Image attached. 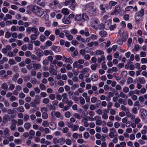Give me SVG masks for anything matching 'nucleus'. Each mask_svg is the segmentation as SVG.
I'll use <instances>...</instances> for the list:
<instances>
[{
    "instance_id": "obj_2",
    "label": "nucleus",
    "mask_w": 147,
    "mask_h": 147,
    "mask_svg": "<svg viewBox=\"0 0 147 147\" xmlns=\"http://www.w3.org/2000/svg\"><path fill=\"white\" fill-rule=\"evenodd\" d=\"M144 9H142L136 13L135 16V19L136 21H138L140 20L141 18L144 15Z\"/></svg>"
},
{
    "instance_id": "obj_49",
    "label": "nucleus",
    "mask_w": 147,
    "mask_h": 147,
    "mask_svg": "<svg viewBox=\"0 0 147 147\" xmlns=\"http://www.w3.org/2000/svg\"><path fill=\"white\" fill-rule=\"evenodd\" d=\"M121 76L123 78H125L127 77V71H123L121 72Z\"/></svg>"
},
{
    "instance_id": "obj_25",
    "label": "nucleus",
    "mask_w": 147,
    "mask_h": 147,
    "mask_svg": "<svg viewBox=\"0 0 147 147\" xmlns=\"http://www.w3.org/2000/svg\"><path fill=\"white\" fill-rule=\"evenodd\" d=\"M131 10H134L133 7L131 6H127L125 8V11H131Z\"/></svg>"
},
{
    "instance_id": "obj_42",
    "label": "nucleus",
    "mask_w": 147,
    "mask_h": 147,
    "mask_svg": "<svg viewBox=\"0 0 147 147\" xmlns=\"http://www.w3.org/2000/svg\"><path fill=\"white\" fill-rule=\"evenodd\" d=\"M96 54L97 55H102L104 54V52L100 50H97L96 51Z\"/></svg>"
},
{
    "instance_id": "obj_38",
    "label": "nucleus",
    "mask_w": 147,
    "mask_h": 147,
    "mask_svg": "<svg viewBox=\"0 0 147 147\" xmlns=\"http://www.w3.org/2000/svg\"><path fill=\"white\" fill-rule=\"evenodd\" d=\"M66 144L68 145H70L71 144V140L67 138L65 140V141Z\"/></svg>"
},
{
    "instance_id": "obj_22",
    "label": "nucleus",
    "mask_w": 147,
    "mask_h": 147,
    "mask_svg": "<svg viewBox=\"0 0 147 147\" xmlns=\"http://www.w3.org/2000/svg\"><path fill=\"white\" fill-rule=\"evenodd\" d=\"M117 4V2L112 1L109 2V6L112 7L115 6Z\"/></svg>"
},
{
    "instance_id": "obj_50",
    "label": "nucleus",
    "mask_w": 147,
    "mask_h": 147,
    "mask_svg": "<svg viewBox=\"0 0 147 147\" xmlns=\"http://www.w3.org/2000/svg\"><path fill=\"white\" fill-rule=\"evenodd\" d=\"M16 125L15 124L12 123L10 126V128L11 131H14L16 129Z\"/></svg>"
},
{
    "instance_id": "obj_30",
    "label": "nucleus",
    "mask_w": 147,
    "mask_h": 147,
    "mask_svg": "<svg viewBox=\"0 0 147 147\" xmlns=\"http://www.w3.org/2000/svg\"><path fill=\"white\" fill-rule=\"evenodd\" d=\"M119 96L121 98H124L127 99L128 97L123 92H120Z\"/></svg>"
},
{
    "instance_id": "obj_48",
    "label": "nucleus",
    "mask_w": 147,
    "mask_h": 147,
    "mask_svg": "<svg viewBox=\"0 0 147 147\" xmlns=\"http://www.w3.org/2000/svg\"><path fill=\"white\" fill-rule=\"evenodd\" d=\"M69 131V129L67 127H66L63 128L62 130V132L63 133H67Z\"/></svg>"
},
{
    "instance_id": "obj_28",
    "label": "nucleus",
    "mask_w": 147,
    "mask_h": 147,
    "mask_svg": "<svg viewBox=\"0 0 147 147\" xmlns=\"http://www.w3.org/2000/svg\"><path fill=\"white\" fill-rule=\"evenodd\" d=\"M65 140L64 138L61 137L59 139V143L61 145L63 144L65 142Z\"/></svg>"
},
{
    "instance_id": "obj_9",
    "label": "nucleus",
    "mask_w": 147,
    "mask_h": 147,
    "mask_svg": "<svg viewBox=\"0 0 147 147\" xmlns=\"http://www.w3.org/2000/svg\"><path fill=\"white\" fill-rule=\"evenodd\" d=\"M51 49L52 50L57 52H60L61 50V48L60 47L56 46H53L51 48Z\"/></svg>"
},
{
    "instance_id": "obj_33",
    "label": "nucleus",
    "mask_w": 147,
    "mask_h": 147,
    "mask_svg": "<svg viewBox=\"0 0 147 147\" xmlns=\"http://www.w3.org/2000/svg\"><path fill=\"white\" fill-rule=\"evenodd\" d=\"M100 35L102 37H105L107 34V32L105 31H102L100 32Z\"/></svg>"
},
{
    "instance_id": "obj_3",
    "label": "nucleus",
    "mask_w": 147,
    "mask_h": 147,
    "mask_svg": "<svg viewBox=\"0 0 147 147\" xmlns=\"http://www.w3.org/2000/svg\"><path fill=\"white\" fill-rule=\"evenodd\" d=\"M121 7L119 5H117L115 7L113 11L111 13L110 15L111 16L115 14L117 15L121 12Z\"/></svg>"
},
{
    "instance_id": "obj_10",
    "label": "nucleus",
    "mask_w": 147,
    "mask_h": 147,
    "mask_svg": "<svg viewBox=\"0 0 147 147\" xmlns=\"http://www.w3.org/2000/svg\"><path fill=\"white\" fill-rule=\"evenodd\" d=\"M62 96L63 98L62 101L63 102L65 103L68 100V99L67 98V94L66 93H64L62 94Z\"/></svg>"
},
{
    "instance_id": "obj_60",
    "label": "nucleus",
    "mask_w": 147,
    "mask_h": 147,
    "mask_svg": "<svg viewBox=\"0 0 147 147\" xmlns=\"http://www.w3.org/2000/svg\"><path fill=\"white\" fill-rule=\"evenodd\" d=\"M3 103L5 105V106L6 107H8L9 106V102L6 100H3Z\"/></svg>"
},
{
    "instance_id": "obj_47",
    "label": "nucleus",
    "mask_w": 147,
    "mask_h": 147,
    "mask_svg": "<svg viewBox=\"0 0 147 147\" xmlns=\"http://www.w3.org/2000/svg\"><path fill=\"white\" fill-rule=\"evenodd\" d=\"M22 140L21 139H15L14 142L16 144H21L22 142Z\"/></svg>"
},
{
    "instance_id": "obj_19",
    "label": "nucleus",
    "mask_w": 147,
    "mask_h": 147,
    "mask_svg": "<svg viewBox=\"0 0 147 147\" xmlns=\"http://www.w3.org/2000/svg\"><path fill=\"white\" fill-rule=\"evenodd\" d=\"M74 20L76 21H80L82 20V17H81V14H79L78 15H76L75 18Z\"/></svg>"
},
{
    "instance_id": "obj_46",
    "label": "nucleus",
    "mask_w": 147,
    "mask_h": 147,
    "mask_svg": "<svg viewBox=\"0 0 147 147\" xmlns=\"http://www.w3.org/2000/svg\"><path fill=\"white\" fill-rule=\"evenodd\" d=\"M55 95L54 94H51L49 95V98L51 100H53L55 98Z\"/></svg>"
},
{
    "instance_id": "obj_15",
    "label": "nucleus",
    "mask_w": 147,
    "mask_h": 147,
    "mask_svg": "<svg viewBox=\"0 0 147 147\" xmlns=\"http://www.w3.org/2000/svg\"><path fill=\"white\" fill-rule=\"evenodd\" d=\"M49 71L50 73H52L54 75H56L57 74V71L56 70H54V68L53 67H49Z\"/></svg>"
},
{
    "instance_id": "obj_59",
    "label": "nucleus",
    "mask_w": 147,
    "mask_h": 147,
    "mask_svg": "<svg viewBox=\"0 0 147 147\" xmlns=\"http://www.w3.org/2000/svg\"><path fill=\"white\" fill-rule=\"evenodd\" d=\"M65 116L67 118H69L71 116V113L69 111H67L65 113Z\"/></svg>"
},
{
    "instance_id": "obj_44",
    "label": "nucleus",
    "mask_w": 147,
    "mask_h": 147,
    "mask_svg": "<svg viewBox=\"0 0 147 147\" xmlns=\"http://www.w3.org/2000/svg\"><path fill=\"white\" fill-rule=\"evenodd\" d=\"M139 82L140 83L143 84L145 83V80L144 78H139Z\"/></svg>"
},
{
    "instance_id": "obj_20",
    "label": "nucleus",
    "mask_w": 147,
    "mask_h": 147,
    "mask_svg": "<svg viewBox=\"0 0 147 147\" xmlns=\"http://www.w3.org/2000/svg\"><path fill=\"white\" fill-rule=\"evenodd\" d=\"M31 126V124L28 122L25 123L24 125V128L26 130L29 129L30 127Z\"/></svg>"
},
{
    "instance_id": "obj_4",
    "label": "nucleus",
    "mask_w": 147,
    "mask_h": 147,
    "mask_svg": "<svg viewBox=\"0 0 147 147\" xmlns=\"http://www.w3.org/2000/svg\"><path fill=\"white\" fill-rule=\"evenodd\" d=\"M26 32L28 34H30L31 32H33L36 33L38 31L36 28L31 27H28L26 29Z\"/></svg>"
},
{
    "instance_id": "obj_55",
    "label": "nucleus",
    "mask_w": 147,
    "mask_h": 147,
    "mask_svg": "<svg viewBox=\"0 0 147 147\" xmlns=\"http://www.w3.org/2000/svg\"><path fill=\"white\" fill-rule=\"evenodd\" d=\"M9 23L10 24H11L12 23H13L14 24H16L18 23L17 21L16 20H13L12 22L11 21H8L6 22V23Z\"/></svg>"
},
{
    "instance_id": "obj_41",
    "label": "nucleus",
    "mask_w": 147,
    "mask_h": 147,
    "mask_svg": "<svg viewBox=\"0 0 147 147\" xmlns=\"http://www.w3.org/2000/svg\"><path fill=\"white\" fill-rule=\"evenodd\" d=\"M88 119H91V120L92 121H93L94 120H98L99 119H100V117H99V116H95L94 117V118H92V119H91L90 117H88Z\"/></svg>"
},
{
    "instance_id": "obj_54",
    "label": "nucleus",
    "mask_w": 147,
    "mask_h": 147,
    "mask_svg": "<svg viewBox=\"0 0 147 147\" xmlns=\"http://www.w3.org/2000/svg\"><path fill=\"white\" fill-rule=\"evenodd\" d=\"M46 38V37L43 34L40 35L39 37V39L41 42H44L45 41V40Z\"/></svg>"
},
{
    "instance_id": "obj_21",
    "label": "nucleus",
    "mask_w": 147,
    "mask_h": 147,
    "mask_svg": "<svg viewBox=\"0 0 147 147\" xmlns=\"http://www.w3.org/2000/svg\"><path fill=\"white\" fill-rule=\"evenodd\" d=\"M65 34L66 36L67 37L68 40H71L73 39V37L70 34L67 32L65 33Z\"/></svg>"
},
{
    "instance_id": "obj_34",
    "label": "nucleus",
    "mask_w": 147,
    "mask_h": 147,
    "mask_svg": "<svg viewBox=\"0 0 147 147\" xmlns=\"http://www.w3.org/2000/svg\"><path fill=\"white\" fill-rule=\"evenodd\" d=\"M97 66V64L96 63L92 64L91 65V69L92 70L95 71L96 70Z\"/></svg>"
},
{
    "instance_id": "obj_14",
    "label": "nucleus",
    "mask_w": 147,
    "mask_h": 147,
    "mask_svg": "<svg viewBox=\"0 0 147 147\" xmlns=\"http://www.w3.org/2000/svg\"><path fill=\"white\" fill-rule=\"evenodd\" d=\"M9 130L7 128H6L4 130V134L5 137L7 138L9 136Z\"/></svg>"
},
{
    "instance_id": "obj_16",
    "label": "nucleus",
    "mask_w": 147,
    "mask_h": 147,
    "mask_svg": "<svg viewBox=\"0 0 147 147\" xmlns=\"http://www.w3.org/2000/svg\"><path fill=\"white\" fill-rule=\"evenodd\" d=\"M53 115H55L57 117L59 118L60 116L61 113L59 112L58 111L57 112L53 111L51 113V115L53 116Z\"/></svg>"
},
{
    "instance_id": "obj_58",
    "label": "nucleus",
    "mask_w": 147,
    "mask_h": 147,
    "mask_svg": "<svg viewBox=\"0 0 147 147\" xmlns=\"http://www.w3.org/2000/svg\"><path fill=\"white\" fill-rule=\"evenodd\" d=\"M109 110L110 111V113L111 115H114L115 114L116 112L115 109H109Z\"/></svg>"
},
{
    "instance_id": "obj_1",
    "label": "nucleus",
    "mask_w": 147,
    "mask_h": 147,
    "mask_svg": "<svg viewBox=\"0 0 147 147\" xmlns=\"http://www.w3.org/2000/svg\"><path fill=\"white\" fill-rule=\"evenodd\" d=\"M32 11L36 15L39 17H42L44 20L48 18V14L45 11H43L42 8L37 6H34L32 9Z\"/></svg>"
},
{
    "instance_id": "obj_45",
    "label": "nucleus",
    "mask_w": 147,
    "mask_h": 147,
    "mask_svg": "<svg viewBox=\"0 0 147 147\" xmlns=\"http://www.w3.org/2000/svg\"><path fill=\"white\" fill-rule=\"evenodd\" d=\"M76 39L77 40L81 41L83 42H84L85 41L84 39L82 38L81 36H78L76 37Z\"/></svg>"
},
{
    "instance_id": "obj_43",
    "label": "nucleus",
    "mask_w": 147,
    "mask_h": 147,
    "mask_svg": "<svg viewBox=\"0 0 147 147\" xmlns=\"http://www.w3.org/2000/svg\"><path fill=\"white\" fill-rule=\"evenodd\" d=\"M102 117L104 119H108V116L107 113L104 112L102 114Z\"/></svg>"
},
{
    "instance_id": "obj_39",
    "label": "nucleus",
    "mask_w": 147,
    "mask_h": 147,
    "mask_svg": "<svg viewBox=\"0 0 147 147\" xmlns=\"http://www.w3.org/2000/svg\"><path fill=\"white\" fill-rule=\"evenodd\" d=\"M134 82L133 79L130 77L129 78L127 81V83L128 84L133 83Z\"/></svg>"
},
{
    "instance_id": "obj_52",
    "label": "nucleus",
    "mask_w": 147,
    "mask_h": 147,
    "mask_svg": "<svg viewBox=\"0 0 147 147\" xmlns=\"http://www.w3.org/2000/svg\"><path fill=\"white\" fill-rule=\"evenodd\" d=\"M99 7L100 9L102 11V13H104L105 12V8L104 7L103 5L102 4H100Z\"/></svg>"
},
{
    "instance_id": "obj_64",
    "label": "nucleus",
    "mask_w": 147,
    "mask_h": 147,
    "mask_svg": "<svg viewBox=\"0 0 147 147\" xmlns=\"http://www.w3.org/2000/svg\"><path fill=\"white\" fill-rule=\"evenodd\" d=\"M42 102L45 104H47L49 102V100L48 98H45L43 100Z\"/></svg>"
},
{
    "instance_id": "obj_8",
    "label": "nucleus",
    "mask_w": 147,
    "mask_h": 147,
    "mask_svg": "<svg viewBox=\"0 0 147 147\" xmlns=\"http://www.w3.org/2000/svg\"><path fill=\"white\" fill-rule=\"evenodd\" d=\"M70 4L71 9L72 10H74L76 5L75 0H70Z\"/></svg>"
},
{
    "instance_id": "obj_37",
    "label": "nucleus",
    "mask_w": 147,
    "mask_h": 147,
    "mask_svg": "<svg viewBox=\"0 0 147 147\" xmlns=\"http://www.w3.org/2000/svg\"><path fill=\"white\" fill-rule=\"evenodd\" d=\"M42 117L43 119H46L48 117V115L46 112H44L42 113Z\"/></svg>"
},
{
    "instance_id": "obj_51",
    "label": "nucleus",
    "mask_w": 147,
    "mask_h": 147,
    "mask_svg": "<svg viewBox=\"0 0 147 147\" xmlns=\"http://www.w3.org/2000/svg\"><path fill=\"white\" fill-rule=\"evenodd\" d=\"M110 44L111 42L110 41H108L107 43L105 42H104L102 43V45H105L106 47H108L110 46Z\"/></svg>"
},
{
    "instance_id": "obj_27",
    "label": "nucleus",
    "mask_w": 147,
    "mask_h": 147,
    "mask_svg": "<svg viewBox=\"0 0 147 147\" xmlns=\"http://www.w3.org/2000/svg\"><path fill=\"white\" fill-rule=\"evenodd\" d=\"M121 108L122 110L125 111L126 112V114L129 111L128 109L123 105L121 106Z\"/></svg>"
},
{
    "instance_id": "obj_7",
    "label": "nucleus",
    "mask_w": 147,
    "mask_h": 147,
    "mask_svg": "<svg viewBox=\"0 0 147 147\" xmlns=\"http://www.w3.org/2000/svg\"><path fill=\"white\" fill-rule=\"evenodd\" d=\"M73 66L74 68H76L78 69H82L84 67V65L78 64L77 61L73 63Z\"/></svg>"
},
{
    "instance_id": "obj_61",
    "label": "nucleus",
    "mask_w": 147,
    "mask_h": 147,
    "mask_svg": "<svg viewBox=\"0 0 147 147\" xmlns=\"http://www.w3.org/2000/svg\"><path fill=\"white\" fill-rule=\"evenodd\" d=\"M101 102L100 100H98L97 101L96 106L98 108L100 107L101 106Z\"/></svg>"
},
{
    "instance_id": "obj_11",
    "label": "nucleus",
    "mask_w": 147,
    "mask_h": 147,
    "mask_svg": "<svg viewBox=\"0 0 147 147\" xmlns=\"http://www.w3.org/2000/svg\"><path fill=\"white\" fill-rule=\"evenodd\" d=\"M82 20H84V21L88 22L89 20L88 16L85 13H83L82 15Z\"/></svg>"
},
{
    "instance_id": "obj_62",
    "label": "nucleus",
    "mask_w": 147,
    "mask_h": 147,
    "mask_svg": "<svg viewBox=\"0 0 147 147\" xmlns=\"http://www.w3.org/2000/svg\"><path fill=\"white\" fill-rule=\"evenodd\" d=\"M74 116L76 118H77L79 119H80L82 117V116H80L78 114L75 113L74 115Z\"/></svg>"
},
{
    "instance_id": "obj_12",
    "label": "nucleus",
    "mask_w": 147,
    "mask_h": 147,
    "mask_svg": "<svg viewBox=\"0 0 147 147\" xmlns=\"http://www.w3.org/2000/svg\"><path fill=\"white\" fill-rule=\"evenodd\" d=\"M35 52L36 54L39 57L42 56L43 55L42 51L38 49H35Z\"/></svg>"
},
{
    "instance_id": "obj_5",
    "label": "nucleus",
    "mask_w": 147,
    "mask_h": 147,
    "mask_svg": "<svg viewBox=\"0 0 147 147\" xmlns=\"http://www.w3.org/2000/svg\"><path fill=\"white\" fill-rule=\"evenodd\" d=\"M35 1H36V3L37 5L42 6H45V3H46V0H35Z\"/></svg>"
},
{
    "instance_id": "obj_18",
    "label": "nucleus",
    "mask_w": 147,
    "mask_h": 147,
    "mask_svg": "<svg viewBox=\"0 0 147 147\" xmlns=\"http://www.w3.org/2000/svg\"><path fill=\"white\" fill-rule=\"evenodd\" d=\"M91 78L93 81H96L98 79V76L96 74H94L91 76Z\"/></svg>"
},
{
    "instance_id": "obj_24",
    "label": "nucleus",
    "mask_w": 147,
    "mask_h": 147,
    "mask_svg": "<svg viewBox=\"0 0 147 147\" xmlns=\"http://www.w3.org/2000/svg\"><path fill=\"white\" fill-rule=\"evenodd\" d=\"M62 22L63 23L66 24H69L71 23V22L66 18L65 16H64L63 18Z\"/></svg>"
},
{
    "instance_id": "obj_35",
    "label": "nucleus",
    "mask_w": 147,
    "mask_h": 147,
    "mask_svg": "<svg viewBox=\"0 0 147 147\" xmlns=\"http://www.w3.org/2000/svg\"><path fill=\"white\" fill-rule=\"evenodd\" d=\"M80 99V103L82 105H83L85 102V100L84 98H83L82 96H80L79 97Z\"/></svg>"
},
{
    "instance_id": "obj_53",
    "label": "nucleus",
    "mask_w": 147,
    "mask_h": 147,
    "mask_svg": "<svg viewBox=\"0 0 147 147\" xmlns=\"http://www.w3.org/2000/svg\"><path fill=\"white\" fill-rule=\"evenodd\" d=\"M141 113H142L145 116L147 115V111L146 110L144 109H142L140 110Z\"/></svg>"
},
{
    "instance_id": "obj_40",
    "label": "nucleus",
    "mask_w": 147,
    "mask_h": 147,
    "mask_svg": "<svg viewBox=\"0 0 147 147\" xmlns=\"http://www.w3.org/2000/svg\"><path fill=\"white\" fill-rule=\"evenodd\" d=\"M79 128V126L76 125H73L71 128V130L73 131H76Z\"/></svg>"
},
{
    "instance_id": "obj_36",
    "label": "nucleus",
    "mask_w": 147,
    "mask_h": 147,
    "mask_svg": "<svg viewBox=\"0 0 147 147\" xmlns=\"http://www.w3.org/2000/svg\"><path fill=\"white\" fill-rule=\"evenodd\" d=\"M17 126L22 125L23 124V121L21 119H18L17 121Z\"/></svg>"
},
{
    "instance_id": "obj_6",
    "label": "nucleus",
    "mask_w": 147,
    "mask_h": 147,
    "mask_svg": "<svg viewBox=\"0 0 147 147\" xmlns=\"http://www.w3.org/2000/svg\"><path fill=\"white\" fill-rule=\"evenodd\" d=\"M121 32V33H122V36H121V39L123 41H125L126 40V39L127 38V35L125 33L123 32V33H122L121 30H120L119 31V33L120 34L121 36V33H120Z\"/></svg>"
},
{
    "instance_id": "obj_63",
    "label": "nucleus",
    "mask_w": 147,
    "mask_h": 147,
    "mask_svg": "<svg viewBox=\"0 0 147 147\" xmlns=\"http://www.w3.org/2000/svg\"><path fill=\"white\" fill-rule=\"evenodd\" d=\"M8 63L10 65H14L16 64V62L13 59H10L8 62Z\"/></svg>"
},
{
    "instance_id": "obj_17",
    "label": "nucleus",
    "mask_w": 147,
    "mask_h": 147,
    "mask_svg": "<svg viewBox=\"0 0 147 147\" xmlns=\"http://www.w3.org/2000/svg\"><path fill=\"white\" fill-rule=\"evenodd\" d=\"M61 12L65 15H68L69 14V11L67 8H63L61 11Z\"/></svg>"
},
{
    "instance_id": "obj_31",
    "label": "nucleus",
    "mask_w": 147,
    "mask_h": 147,
    "mask_svg": "<svg viewBox=\"0 0 147 147\" xmlns=\"http://www.w3.org/2000/svg\"><path fill=\"white\" fill-rule=\"evenodd\" d=\"M69 97L70 98H73L74 95V92L72 90L69 91L68 92Z\"/></svg>"
},
{
    "instance_id": "obj_57",
    "label": "nucleus",
    "mask_w": 147,
    "mask_h": 147,
    "mask_svg": "<svg viewBox=\"0 0 147 147\" xmlns=\"http://www.w3.org/2000/svg\"><path fill=\"white\" fill-rule=\"evenodd\" d=\"M29 116L27 114H25L24 115V120L25 121H27L29 119Z\"/></svg>"
},
{
    "instance_id": "obj_13",
    "label": "nucleus",
    "mask_w": 147,
    "mask_h": 147,
    "mask_svg": "<svg viewBox=\"0 0 147 147\" xmlns=\"http://www.w3.org/2000/svg\"><path fill=\"white\" fill-rule=\"evenodd\" d=\"M43 55L45 56H47L50 55H53V52L51 50H45L43 51Z\"/></svg>"
},
{
    "instance_id": "obj_29",
    "label": "nucleus",
    "mask_w": 147,
    "mask_h": 147,
    "mask_svg": "<svg viewBox=\"0 0 147 147\" xmlns=\"http://www.w3.org/2000/svg\"><path fill=\"white\" fill-rule=\"evenodd\" d=\"M1 87L2 89L7 90L8 88V86L6 83H3L1 86Z\"/></svg>"
},
{
    "instance_id": "obj_26",
    "label": "nucleus",
    "mask_w": 147,
    "mask_h": 147,
    "mask_svg": "<svg viewBox=\"0 0 147 147\" xmlns=\"http://www.w3.org/2000/svg\"><path fill=\"white\" fill-rule=\"evenodd\" d=\"M126 115L128 117H130L131 119H134L135 117V116L134 115L131 114L129 111L127 113Z\"/></svg>"
},
{
    "instance_id": "obj_32",
    "label": "nucleus",
    "mask_w": 147,
    "mask_h": 147,
    "mask_svg": "<svg viewBox=\"0 0 147 147\" xmlns=\"http://www.w3.org/2000/svg\"><path fill=\"white\" fill-rule=\"evenodd\" d=\"M19 76V74L18 73H16L12 77V80L14 82H16L17 80V79Z\"/></svg>"
},
{
    "instance_id": "obj_56",
    "label": "nucleus",
    "mask_w": 147,
    "mask_h": 147,
    "mask_svg": "<svg viewBox=\"0 0 147 147\" xmlns=\"http://www.w3.org/2000/svg\"><path fill=\"white\" fill-rule=\"evenodd\" d=\"M18 108H17V109ZM18 110L20 112L23 113L24 111V109L22 106H20L18 108Z\"/></svg>"
},
{
    "instance_id": "obj_23",
    "label": "nucleus",
    "mask_w": 147,
    "mask_h": 147,
    "mask_svg": "<svg viewBox=\"0 0 147 147\" xmlns=\"http://www.w3.org/2000/svg\"><path fill=\"white\" fill-rule=\"evenodd\" d=\"M38 35V34H32L30 35V37L32 40H35L37 39V36Z\"/></svg>"
}]
</instances>
